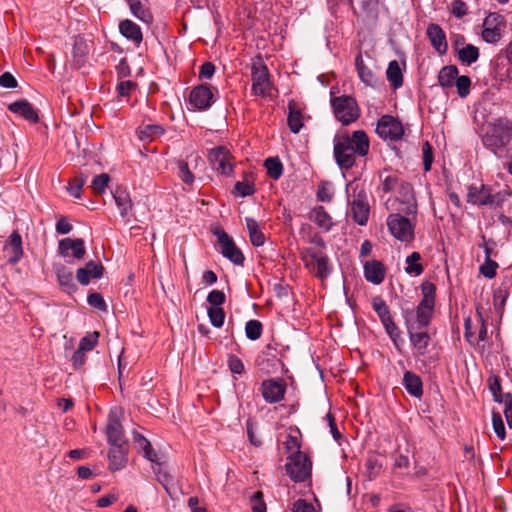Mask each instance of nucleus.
Listing matches in <instances>:
<instances>
[{
	"instance_id": "obj_49",
	"label": "nucleus",
	"mask_w": 512,
	"mask_h": 512,
	"mask_svg": "<svg viewBox=\"0 0 512 512\" xmlns=\"http://www.w3.org/2000/svg\"><path fill=\"white\" fill-rule=\"evenodd\" d=\"M158 482L165 488V490L170 494V487L172 486L173 477L169 475L168 472L163 470V468L158 465L157 469H154Z\"/></svg>"
},
{
	"instance_id": "obj_48",
	"label": "nucleus",
	"mask_w": 512,
	"mask_h": 512,
	"mask_svg": "<svg viewBox=\"0 0 512 512\" xmlns=\"http://www.w3.org/2000/svg\"><path fill=\"white\" fill-rule=\"evenodd\" d=\"M110 181V177L106 173H102L92 180L91 187L95 194H102L106 187L108 186V183Z\"/></svg>"
},
{
	"instance_id": "obj_35",
	"label": "nucleus",
	"mask_w": 512,
	"mask_h": 512,
	"mask_svg": "<svg viewBox=\"0 0 512 512\" xmlns=\"http://www.w3.org/2000/svg\"><path fill=\"white\" fill-rule=\"evenodd\" d=\"M245 221L251 243L256 247L262 246L265 242V236L260 230L258 222L255 219L249 217H247Z\"/></svg>"
},
{
	"instance_id": "obj_58",
	"label": "nucleus",
	"mask_w": 512,
	"mask_h": 512,
	"mask_svg": "<svg viewBox=\"0 0 512 512\" xmlns=\"http://www.w3.org/2000/svg\"><path fill=\"white\" fill-rule=\"evenodd\" d=\"M498 267L495 261L486 259L485 263L481 265L480 271L487 278H493L496 274V268Z\"/></svg>"
},
{
	"instance_id": "obj_9",
	"label": "nucleus",
	"mask_w": 512,
	"mask_h": 512,
	"mask_svg": "<svg viewBox=\"0 0 512 512\" xmlns=\"http://www.w3.org/2000/svg\"><path fill=\"white\" fill-rule=\"evenodd\" d=\"M504 30V18L499 13H490L483 21L482 38L489 44H495L502 38Z\"/></svg>"
},
{
	"instance_id": "obj_4",
	"label": "nucleus",
	"mask_w": 512,
	"mask_h": 512,
	"mask_svg": "<svg viewBox=\"0 0 512 512\" xmlns=\"http://www.w3.org/2000/svg\"><path fill=\"white\" fill-rule=\"evenodd\" d=\"M402 212L392 213L387 218V226L390 233L402 242H409L414 239V220L416 215L404 216Z\"/></svg>"
},
{
	"instance_id": "obj_20",
	"label": "nucleus",
	"mask_w": 512,
	"mask_h": 512,
	"mask_svg": "<svg viewBox=\"0 0 512 512\" xmlns=\"http://www.w3.org/2000/svg\"><path fill=\"white\" fill-rule=\"evenodd\" d=\"M467 202L476 205H494L495 196L491 194L490 189L485 185L480 187L472 185L468 189Z\"/></svg>"
},
{
	"instance_id": "obj_41",
	"label": "nucleus",
	"mask_w": 512,
	"mask_h": 512,
	"mask_svg": "<svg viewBox=\"0 0 512 512\" xmlns=\"http://www.w3.org/2000/svg\"><path fill=\"white\" fill-rule=\"evenodd\" d=\"M264 166L267 170V174L270 178L277 180L282 176L283 173V165L279 158L270 157L267 158L264 162Z\"/></svg>"
},
{
	"instance_id": "obj_31",
	"label": "nucleus",
	"mask_w": 512,
	"mask_h": 512,
	"mask_svg": "<svg viewBox=\"0 0 512 512\" xmlns=\"http://www.w3.org/2000/svg\"><path fill=\"white\" fill-rule=\"evenodd\" d=\"M288 126L292 133L297 134L303 127V115L294 102L288 104Z\"/></svg>"
},
{
	"instance_id": "obj_34",
	"label": "nucleus",
	"mask_w": 512,
	"mask_h": 512,
	"mask_svg": "<svg viewBox=\"0 0 512 512\" xmlns=\"http://www.w3.org/2000/svg\"><path fill=\"white\" fill-rule=\"evenodd\" d=\"M458 76V69L454 65L444 66L438 74L439 85L443 88H451Z\"/></svg>"
},
{
	"instance_id": "obj_39",
	"label": "nucleus",
	"mask_w": 512,
	"mask_h": 512,
	"mask_svg": "<svg viewBox=\"0 0 512 512\" xmlns=\"http://www.w3.org/2000/svg\"><path fill=\"white\" fill-rule=\"evenodd\" d=\"M301 433L298 429H295L294 431H290V433L287 435L286 440L284 442L285 449L287 453L294 454V453H302L301 448Z\"/></svg>"
},
{
	"instance_id": "obj_14",
	"label": "nucleus",
	"mask_w": 512,
	"mask_h": 512,
	"mask_svg": "<svg viewBox=\"0 0 512 512\" xmlns=\"http://www.w3.org/2000/svg\"><path fill=\"white\" fill-rule=\"evenodd\" d=\"M350 211L352 218L357 224L363 226L367 223L370 213V206L367 194L363 190L354 196L350 204Z\"/></svg>"
},
{
	"instance_id": "obj_3",
	"label": "nucleus",
	"mask_w": 512,
	"mask_h": 512,
	"mask_svg": "<svg viewBox=\"0 0 512 512\" xmlns=\"http://www.w3.org/2000/svg\"><path fill=\"white\" fill-rule=\"evenodd\" d=\"M512 139V123L506 118L495 119L490 125L489 130L483 137V144L495 155L499 149L505 147Z\"/></svg>"
},
{
	"instance_id": "obj_21",
	"label": "nucleus",
	"mask_w": 512,
	"mask_h": 512,
	"mask_svg": "<svg viewBox=\"0 0 512 512\" xmlns=\"http://www.w3.org/2000/svg\"><path fill=\"white\" fill-rule=\"evenodd\" d=\"M426 34L431 42V45L440 55H443L447 52L448 44L446 35L438 24H430L427 27Z\"/></svg>"
},
{
	"instance_id": "obj_47",
	"label": "nucleus",
	"mask_w": 512,
	"mask_h": 512,
	"mask_svg": "<svg viewBox=\"0 0 512 512\" xmlns=\"http://www.w3.org/2000/svg\"><path fill=\"white\" fill-rule=\"evenodd\" d=\"M208 316H209L211 324L214 327L220 328L223 326L224 319H225V313L221 307H210L208 309Z\"/></svg>"
},
{
	"instance_id": "obj_61",
	"label": "nucleus",
	"mask_w": 512,
	"mask_h": 512,
	"mask_svg": "<svg viewBox=\"0 0 512 512\" xmlns=\"http://www.w3.org/2000/svg\"><path fill=\"white\" fill-rule=\"evenodd\" d=\"M88 304L100 310H106V304L101 294L92 293L88 296Z\"/></svg>"
},
{
	"instance_id": "obj_1",
	"label": "nucleus",
	"mask_w": 512,
	"mask_h": 512,
	"mask_svg": "<svg viewBox=\"0 0 512 512\" xmlns=\"http://www.w3.org/2000/svg\"><path fill=\"white\" fill-rule=\"evenodd\" d=\"M368 151L369 139L362 130L354 131L351 136L338 135L334 138V157L341 168H351L356 156L364 157Z\"/></svg>"
},
{
	"instance_id": "obj_7",
	"label": "nucleus",
	"mask_w": 512,
	"mask_h": 512,
	"mask_svg": "<svg viewBox=\"0 0 512 512\" xmlns=\"http://www.w3.org/2000/svg\"><path fill=\"white\" fill-rule=\"evenodd\" d=\"M331 104L335 117L343 125H349L356 121L360 115L356 100L350 96L334 97L331 100Z\"/></svg>"
},
{
	"instance_id": "obj_43",
	"label": "nucleus",
	"mask_w": 512,
	"mask_h": 512,
	"mask_svg": "<svg viewBox=\"0 0 512 512\" xmlns=\"http://www.w3.org/2000/svg\"><path fill=\"white\" fill-rule=\"evenodd\" d=\"M421 259V256L418 252H413L406 258V272L409 274L420 275L423 272V266L418 263Z\"/></svg>"
},
{
	"instance_id": "obj_19",
	"label": "nucleus",
	"mask_w": 512,
	"mask_h": 512,
	"mask_svg": "<svg viewBox=\"0 0 512 512\" xmlns=\"http://www.w3.org/2000/svg\"><path fill=\"white\" fill-rule=\"evenodd\" d=\"M213 102V93L206 85L195 87L190 93V104L196 109L205 110Z\"/></svg>"
},
{
	"instance_id": "obj_42",
	"label": "nucleus",
	"mask_w": 512,
	"mask_h": 512,
	"mask_svg": "<svg viewBox=\"0 0 512 512\" xmlns=\"http://www.w3.org/2000/svg\"><path fill=\"white\" fill-rule=\"evenodd\" d=\"M130 7L131 12L135 17H137L139 20L149 23L152 20V16L150 12L145 8V6L139 1H133L128 4Z\"/></svg>"
},
{
	"instance_id": "obj_40",
	"label": "nucleus",
	"mask_w": 512,
	"mask_h": 512,
	"mask_svg": "<svg viewBox=\"0 0 512 512\" xmlns=\"http://www.w3.org/2000/svg\"><path fill=\"white\" fill-rule=\"evenodd\" d=\"M386 75L387 79L391 82L394 88H398L402 85V72L399 63L396 60H393L389 63Z\"/></svg>"
},
{
	"instance_id": "obj_62",
	"label": "nucleus",
	"mask_w": 512,
	"mask_h": 512,
	"mask_svg": "<svg viewBox=\"0 0 512 512\" xmlns=\"http://www.w3.org/2000/svg\"><path fill=\"white\" fill-rule=\"evenodd\" d=\"M292 512H315V508L306 500L299 499L293 504Z\"/></svg>"
},
{
	"instance_id": "obj_26",
	"label": "nucleus",
	"mask_w": 512,
	"mask_h": 512,
	"mask_svg": "<svg viewBox=\"0 0 512 512\" xmlns=\"http://www.w3.org/2000/svg\"><path fill=\"white\" fill-rule=\"evenodd\" d=\"M364 275L367 281L380 284L385 277V269L380 261L372 260L364 265Z\"/></svg>"
},
{
	"instance_id": "obj_45",
	"label": "nucleus",
	"mask_w": 512,
	"mask_h": 512,
	"mask_svg": "<svg viewBox=\"0 0 512 512\" xmlns=\"http://www.w3.org/2000/svg\"><path fill=\"white\" fill-rule=\"evenodd\" d=\"M234 192L236 195L241 197L250 196L255 192L254 184L248 179L244 181H238L234 186Z\"/></svg>"
},
{
	"instance_id": "obj_33",
	"label": "nucleus",
	"mask_w": 512,
	"mask_h": 512,
	"mask_svg": "<svg viewBox=\"0 0 512 512\" xmlns=\"http://www.w3.org/2000/svg\"><path fill=\"white\" fill-rule=\"evenodd\" d=\"M165 130L158 124H147L138 128V136L142 141H153L164 134Z\"/></svg>"
},
{
	"instance_id": "obj_36",
	"label": "nucleus",
	"mask_w": 512,
	"mask_h": 512,
	"mask_svg": "<svg viewBox=\"0 0 512 512\" xmlns=\"http://www.w3.org/2000/svg\"><path fill=\"white\" fill-rule=\"evenodd\" d=\"M113 197L120 210V215L126 217L132 209V201L129 194L125 190L118 189L114 192Z\"/></svg>"
},
{
	"instance_id": "obj_52",
	"label": "nucleus",
	"mask_w": 512,
	"mask_h": 512,
	"mask_svg": "<svg viewBox=\"0 0 512 512\" xmlns=\"http://www.w3.org/2000/svg\"><path fill=\"white\" fill-rule=\"evenodd\" d=\"M492 425H493V430L496 433V435L501 440H504L506 437V432H505V426H504V423H503L500 413L493 412Z\"/></svg>"
},
{
	"instance_id": "obj_8",
	"label": "nucleus",
	"mask_w": 512,
	"mask_h": 512,
	"mask_svg": "<svg viewBox=\"0 0 512 512\" xmlns=\"http://www.w3.org/2000/svg\"><path fill=\"white\" fill-rule=\"evenodd\" d=\"M251 77L253 94L260 97L269 96L272 83L267 66L261 61L253 63Z\"/></svg>"
},
{
	"instance_id": "obj_50",
	"label": "nucleus",
	"mask_w": 512,
	"mask_h": 512,
	"mask_svg": "<svg viewBox=\"0 0 512 512\" xmlns=\"http://www.w3.org/2000/svg\"><path fill=\"white\" fill-rule=\"evenodd\" d=\"M454 85L457 88L458 95L464 98L469 94L471 80L468 76H457Z\"/></svg>"
},
{
	"instance_id": "obj_64",
	"label": "nucleus",
	"mask_w": 512,
	"mask_h": 512,
	"mask_svg": "<svg viewBox=\"0 0 512 512\" xmlns=\"http://www.w3.org/2000/svg\"><path fill=\"white\" fill-rule=\"evenodd\" d=\"M504 415L509 428L512 429V399L510 395H508L507 399L505 400Z\"/></svg>"
},
{
	"instance_id": "obj_60",
	"label": "nucleus",
	"mask_w": 512,
	"mask_h": 512,
	"mask_svg": "<svg viewBox=\"0 0 512 512\" xmlns=\"http://www.w3.org/2000/svg\"><path fill=\"white\" fill-rule=\"evenodd\" d=\"M228 366L232 373L241 374L244 371V365L242 361L235 355L229 356Z\"/></svg>"
},
{
	"instance_id": "obj_38",
	"label": "nucleus",
	"mask_w": 512,
	"mask_h": 512,
	"mask_svg": "<svg viewBox=\"0 0 512 512\" xmlns=\"http://www.w3.org/2000/svg\"><path fill=\"white\" fill-rule=\"evenodd\" d=\"M457 55H458V59L462 63H464L466 65H471L478 60L479 49L472 44H467L458 50Z\"/></svg>"
},
{
	"instance_id": "obj_29",
	"label": "nucleus",
	"mask_w": 512,
	"mask_h": 512,
	"mask_svg": "<svg viewBox=\"0 0 512 512\" xmlns=\"http://www.w3.org/2000/svg\"><path fill=\"white\" fill-rule=\"evenodd\" d=\"M119 29L125 38L132 40L137 46L142 42V32L140 27L131 20L126 19L121 21Z\"/></svg>"
},
{
	"instance_id": "obj_24",
	"label": "nucleus",
	"mask_w": 512,
	"mask_h": 512,
	"mask_svg": "<svg viewBox=\"0 0 512 512\" xmlns=\"http://www.w3.org/2000/svg\"><path fill=\"white\" fill-rule=\"evenodd\" d=\"M3 250L8 253V263L15 264L23 256L22 239L17 231H14L5 244Z\"/></svg>"
},
{
	"instance_id": "obj_18",
	"label": "nucleus",
	"mask_w": 512,
	"mask_h": 512,
	"mask_svg": "<svg viewBox=\"0 0 512 512\" xmlns=\"http://www.w3.org/2000/svg\"><path fill=\"white\" fill-rule=\"evenodd\" d=\"M261 392L266 402L276 403L284 398L286 384L283 380H266L261 385Z\"/></svg>"
},
{
	"instance_id": "obj_63",
	"label": "nucleus",
	"mask_w": 512,
	"mask_h": 512,
	"mask_svg": "<svg viewBox=\"0 0 512 512\" xmlns=\"http://www.w3.org/2000/svg\"><path fill=\"white\" fill-rule=\"evenodd\" d=\"M135 86V83L130 80L122 81L117 85V92L120 96H128Z\"/></svg>"
},
{
	"instance_id": "obj_37",
	"label": "nucleus",
	"mask_w": 512,
	"mask_h": 512,
	"mask_svg": "<svg viewBox=\"0 0 512 512\" xmlns=\"http://www.w3.org/2000/svg\"><path fill=\"white\" fill-rule=\"evenodd\" d=\"M57 279L60 286L68 293H71L75 289V285L73 282V274L70 270L65 268L64 266H59L56 268Z\"/></svg>"
},
{
	"instance_id": "obj_44",
	"label": "nucleus",
	"mask_w": 512,
	"mask_h": 512,
	"mask_svg": "<svg viewBox=\"0 0 512 512\" xmlns=\"http://www.w3.org/2000/svg\"><path fill=\"white\" fill-rule=\"evenodd\" d=\"M245 333L248 339L255 341L261 337L262 324L258 320H249L245 325Z\"/></svg>"
},
{
	"instance_id": "obj_6",
	"label": "nucleus",
	"mask_w": 512,
	"mask_h": 512,
	"mask_svg": "<svg viewBox=\"0 0 512 512\" xmlns=\"http://www.w3.org/2000/svg\"><path fill=\"white\" fill-rule=\"evenodd\" d=\"M285 469L293 481L304 482L311 476L312 463L305 453H294L288 456Z\"/></svg>"
},
{
	"instance_id": "obj_57",
	"label": "nucleus",
	"mask_w": 512,
	"mask_h": 512,
	"mask_svg": "<svg viewBox=\"0 0 512 512\" xmlns=\"http://www.w3.org/2000/svg\"><path fill=\"white\" fill-rule=\"evenodd\" d=\"M373 308L381 320L390 316L389 308L381 298L373 299Z\"/></svg>"
},
{
	"instance_id": "obj_12",
	"label": "nucleus",
	"mask_w": 512,
	"mask_h": 512,
	"mask_svg": "<svg viewBox=\"0 0 512 512\" xmlns=\"http://www.w3.org/2000/svg\"><path fill=\"white\" fill-rule=\"evenodd\" d=\"M376 132L383 139L397 140L403 135L401 122L392 116L385 115L377 123Z\"/></svg>"
},
{
	"instance_id": "obj_25",
	"label": "nucleus",
	"mask_w": 512,
	"mask_h": 512,
	"mask_svg": "<svg viewBox=\"0 0 512 512\" xmlns=\"http://www.w3.org/2000/svg\"><path fill=\"white\" fill-rule=\"evenodd\" d=\"M126 452V444L110 445L108 460L111 471H118L125 466L127 461Z\"/></svg>"
},
{
	"instance_id": "obj_22",
	"label": "nucleus",
	"mask_w": 512,
	"mask_h": 512,
	"mask_svg": "<svg viewBox=\"0 0 512 512\" xmlns=\"http://www.w3.org/2000/svg\"><path fill=\"white\" fill-rule=\"evenodd\" d=\"M8 109L32 123L39 121L38 111L25 99L17 100L9 104Z\"/></svg>"
},
{
	"instance_id": "obj_53",
	"label": "nucleus",
	"mask_w": 512,
	"mask_h": 512,
	"mask_svg": "<svg viewBox=\"0 0 512 512\" xmlns=\"http://www.w3.org/2000/svg\"><path fill=\"white\" fill-rule=\"evenodd\" d=\"M252 512H266V504L263 501V493L257 491L251 497Z\"/></svg>"
},
{
	"instance_id": "obj_51",
	"label": "nucleus",
	"mask_w": 512,
	"mask_h": 512,
	"mask_svg": "<svg viewBox=\"0 0 512 512\" xmlns=\"http://www.w3.org/2000/svg\"><path fill=\"white\" fill-rule=\"evenodd\" d=\"M85 182H86V177H84V176L74 178L69 183V186L67 188L70 195L75 198H80L81 197V189L84 186Z\"/></svg>"
},
{
	"instance_id": "obj_46",
	"label": "nucleus",
	"mask_w": 512,
	"mask_h": 512,
	"mask_svg": "<svg viewBox=\"0 0 512 512\" xmlns=\"http://www.w3.org/2000/svg\"><path fill=\"white\" fill-rule=\"evenodd\" d=\"M99 333L94 331L84 336L79 343L78 349L88 352L91 351L98 343Z\"/></svg>"
},
{
	"instance_id": "obj_32",
	"label": "nucleus",
	"mask_w": 512,
	"mask_h": 512,
	"mask_svg": "<svg viewBox=\"0 0 512 512\" xmlns=\"http://www.w3.org/2000/svg\"><path fill=\"white\" fill-rule=\"evenodd\" d=\"M310 219L325 231L330 230L333 225L330 215L322 206L315 207L311 211Z\"/></svg>"
},
{
	"instance_id": "obj_17",
	"label": "nucleus",
	"mask_w": 512,
	"mask_h": 512,
	"mask_svg": "<svg viewBox=\"0 0 512 512\" xmlns=\"http://www.w3.org/2000/svg\"><path fill=\"white\" fill-rule=\"evenodd\" d=\"M209 160L214 169L223 175H228L233 170V166L230 162L231 155L224 147L212 149L209 153Z\"/></svg>"
},
{
	"instance_id": "obj_54",
	"label": "nucleus",
	"mask_w": 512,
	"mask_h": 512,
	"mask_svg": "<svg viewBox=\"0 0 512 512\" xmlns=\"http://www.w3.org/2000/svg\"><path fill=\"white\" fill-rule=\"evenodd\" d=\"M422 153H423L424 170L429 171L431 169V166L433 163L432 146L429 144V142H425L423 144Z\"/></svg>"
},
{
	"instance_id": "obj_55",
	"label": "nucleus",
	"mask_w": 512,
	"mask_h": 512,
	"mask_svg": "<svg viewBox=\"0 0 512 512\" xmlns=\"http://www.w3.org/2000/svg\"><path fill=\"white\" fill-rule=\"evenodd\" d=\"M178 169H179V177L181 180L186 184H192L194 181V176L189 170L188 164L184 161H180L178 163Z\"/></svg>"
},
{
	"instance_id": "obj_23",
	"label": "nucleus",
	"mask_w": 512,
	"mask_h": 512,
	"mask_svg": "<svg viewBox=\"0 0 512 512\" xmlns=\"http://www.w3.org/2000/svg\"><path fill=\"white\" fill-rule=\"evenodd\" d=\"M103 270L104 267L101 263L90 261L84 267L77 269V281L82 285H88L91 279L100 278L103 274Z\"/></svg>"
},
{
	"instance_id": "obj_16",
	"label": "nucleus",
	"mask_w": 512,
	"mask_h": 512,
	"mask_svg": "<svg viewBox=\"0 0 512 512\" xmlns=\"http://www.w3.org/2000/svg\"><path fill=\"white\" fill-rule=\"evenodd\" d=\"M72 251L71 256L76 260H82L86 253L84 241L80 238H64L58 242V254L63 258L70 257L69 251Z\"/></svg>"
},
{
	"instance_id": "obj_56",
	"label": "nucleus",
	"mask_w": 512,
	"mask_h": 512,
	"mask_svg": "<svg viewBox=\"0 0 512 512\" xmlns=\"http://www.w3.org/2000/svg\"><path fill=\"white\" fill-rule=\"evenodd\" d=\"M226 296L224 292L220 290H213L207 296V301L211 307H220L225 302Z\"/></svg>"
},
{
	"instance_id": "obj_11",
	"label": "nucleus",
	"mask_w": 512,
	"mask_h": 512,
	"mask_svg": "<svg viewBox=\"0 0 512 512\" xmlns=\"http://www.w3.org/2000/svg\"><path fill=\"white\" fill-rule=\"evenodd\" d=\"M122 413L118 409H112L108 416L106 436L109 445L126 444L123 427L121 423Z\"/></svg>"
},
{
	"instance_id": "obj_59",
	"label": "nucleus",
	"mask_w": 512,
	"mask_h": 512,
	"mask_svg": "<svg viewBox=\"0 0 512 512\" xmlns=\"http://www.w3.org/2000/svg\"><path fill=\"white\" fill-rule=\"evenodd\" d=\"M17 80L10 72H5L0 76V86L3 88H16Z\"/></svg>"
},
{
	"instance_id": "obj_27",
	"label": "nucleus",
	"mask_w": 512,
	"mask_h": 512,
	"mask_svg": "<svg viewBox=\"0 0 512 512\" xmlns=\"http://www.w3.org/2000/svg\"><path fill=\"white\" fill-rule=\"evenodd\" d=\"M355 65L360 80L367 86L374 87L377 85L378 79L372 69L364 62L361 54L355 59Z\"/></svg>"
},
{
	"instance_id": "obj_10",
	"label": "nucleus",
	"mask_w": 512,
	"mask_h": 512,
	"mask_svg": "<svg viewBox=\"0 0 512 512\" xmlns=\"http://www.w3.org/2000/svg\"><path fill=\"white\" fill-rule=\"evenodd\" d=\"M213 234L218 239L221 254L236 265L243 264L244 256L228 234L219 226L213 228Z\"/></svg>"
},
{
	"instance_id": "obj_2",
	"label": "nucleus",
	"mask_w": 512,
	"mask_h": 512,
	"mask_svg": "<svg viewBox=\"0 0 512 512\" xmlns=\"http://www.w3.org/2000/svg\"><path fill=\"white\" fill-rule=\"evenodd\" d=\"M421 290L423 298L417 306L416 312L405 313L407 327L412 323L418 328L426 329L431 321L435 304V286L430 282H424L421 285Z\"/></svg>"
},
{
	"instance_id": "obj_13",
	"label": "nucleus",
	"mask_w": 512,
	"mask_h": 512,
	"mask_svg": "<svg viewBox=\"0 0 512 512\" xmlns=\"http://www.w3.org/2000/svg\"><path fill=\"white\" fill-rule=\"evenodd\" d=\"M397 200L401 204L397 210L408 216H415L417 213V202L413 188L409 183L401 182L398 188Z\"/></svg>"
},
{
	"instance_id": "obj_5",
	"label": "nucleus",
	"mask_w": 512,
	"mask_h": 512,
	"mask_svg": "<svg viewBox=\"0 0 512 512\" xmlns=\"http://www.w3.org/2000/svg\"><path fill=\"white\" fill-rule=\"evenodd\" d=\"M300 258L305 267L317 278L324 280L330 275L331 269L328 265V257L324 253L310 248L303 249L300 252Z\"/></svg>"
},
{
	"instance_id": "obj_28",
	"label": "nucleus",
	"mask_w": 512,
	"mask_h": 512,
	"mask_svg": "<svg viewBox=\"0 0 512 512\" xmlns=\"http://www.w3.org/2000/svg\"><path fill=\"white\" fill-rule=\"evenodd\" d=\"M403 385L407 392L417 398H420L423 394V384L421 378L411 372L407 371L403 377Z\"/></svg>"
},
{
	"instance_id": "obj_15",
	"label": "nucleus",
	"mask_w": 512,
	"mask_h": 512,
	"mask_svg": "<svg viewBox=\"0 0 512 512\" xmlns=\"http://www.w3.org/2000/svg\"><path fill=\"white\" fill-rule=\"evenodd\" d=\"M407 331L416 354L419 356L427 354L431 338L426 329L418 328V326L411 323L409 327H407Z\"/></svg>"
},
{
	"instance_id": "obj_30",
	"label": "nucleus",
	"mask_w": 512,
	"mask_h": 512,
	"mask_svg": "<svg viewBox=\"0 0 512 512\" xmlns=\"http://www.w3.org/2000/svg\"><path fill=\"white\" fill-rule=\"evenodd\" d=\"M380 186L383 192L388 193L393 191L396 187L399 188L400 178L396 172H392L389 170H383L379 173Z\"/></svg>"
}]
</instances>
